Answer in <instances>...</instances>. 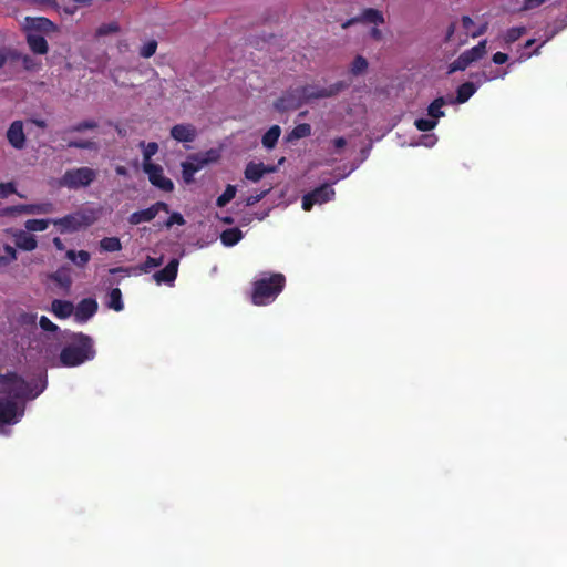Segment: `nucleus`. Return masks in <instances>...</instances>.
I'll return each mask as SVG.
<instances>
[{"instance_id":"1","label":"nucleus","mask_w":567,"mask_h":567,"mask_svg":"<svg viewBox=\"0 0 567 567\" xmlns=\"http://www.w3.org/2000/svg\"><path fill=\"white\" fill-rule=\"evenodd\" d=\"M95 355L94 341L89 334L71 332L68 337V343L59 354V361L62 367L74 368L92 361Z\"/></svg>"},{"instance_id":"2","label":"nucleus","mask_w":567,"mask_h":567,"mask_svg":"<svg viewBox=\"0 0 567 567\" xmlns=\"http://www.w3.org/2000/svg\"><path fill=\"white\" fill-rule=\"evenodd\" d=\"M286 278L282 274H270L256 280L252 285L251 302L266 306L275 301L284 290Z\"/></svg>"},{"instance_id":"3","label":"nucleus","mask_w":567,"mask_h":567,"mask_svg":"<svg viewBox=\"0 0 567 567\" xmlns=\"http://www.w3.org/2000/svg\"><path fill=\"white\" fill-rule=\"evenodd\" d=\"M38 394H32L29 383L16 372L0 374V395L19 402L27 398H34Z\"/></svg>"},{"instance_id":"4","label":"nucleus","mask_w":567,"mask_h":567,"mask_svg":"<svg viewBox=\"0 0 567 567\" xmlns=\"http://www.w3.org/2000/svg\"><path fill=\"white\" fill-rule=\"evenodd\" d=\"M24 404L0 395V435L9 436L10 426L19 423L24 415Z\"/></svg>"},{"instance_id":"5","label":"nucleus","mask_w":567,"mask_h":567,"mask_svg":"<svg viewBox=\"0 0 567 567\" xmlns=\"http://www.w3.org/2000/svg\"><path fill=\"white\" fill-rule=\"evenodd\" d=\"M97 177V172L91 167L82 166L65 171L61 177V185L70 189L90 186Z\"/></svg>"},{"instance_id":"6","label":"nucleus","mask_w":567,"mask_h":567,"mask_svg":"<svg viewBox=\"0 0 567 567\" xmlns=\"http://www.w3.org/2000/svg\"><path fill=\"white\" fill-rule=\"evenodd\" d=\"M218 158L216 151L210 150L205 154L190 155L186 162L182 163V175L185 183L189 184L194 181V175L205 165Z\"/></svg>"},{"instance_id":"7","label":"nucleus","mask_w":567,"mask_h":567,"mask_svg":"<svg viewBox=\"0 0 567 567\" xmlns=\"http://www.w3.org/2000/svg\"><path fill=\"white\" fill-rule=\"evenodd\" d=\"M346 83L342 81L336 82L329 87H317L313 85H305L297 89V93H299L302 104L317 99L332 97L341 92L346 87Z\"/></svg>"},{"instance_id":"8","label":"nucleus","mask_w":567,"mask_h":567,"mask_svg":"<svg viewBox=\"0 0 567 567\" xmlns=\"http://www.w3.org/2000/svg\"><path fill=\"white\" fill-rule=\"evenodd\" d=\"M93 220L85 214L74 213L62 218L52 219V224L60 227L61 233H74L81 227L90 226Z\"/></svg>"},{"instance_id":"9","label":"nucleus","mask_w":567,"mask_h":567,"mask_svg":"<svg viewBox=\"0 0 567 567\" xmlns=\"http://www.w3.org/2000/svg\"><path fill=\"white\" fill-rule=\"evenodd\" d=\"M334 189L330 184H322L302 197V209L309 212L313 205L323 204L332 199Z\"/></svg>"},{"instance_id":"10","label":"nucleus","mask_w":567,"mask_h":567,"mask_svg":"<svg viewBox=\"0 0 567 567\" xmlns=\"http://www.w3.org/2000/svg\"><path fill=\"white\" fill-rule=\"evenodd\" d=\"M143 169L148 175V179L152 185L164 192H172L174 189L173 182L164 176L161 165L146 162L143 164Z\"/></svg>"},{"instance_id":"11","label":"nucleus","mask_w":567,"mask_h":567,"mask_svg":"<svg viewBox=\"0 0 567 567\" xmlns=\"http://www.w3.org/2000/svg\"><path fill=\"white\" fill-rule=\"evenodd\" d=\"M159 212L169 213V206L165 202H156L148 208L137 210L128 216L131 225H140L153 220Z\"/></svg>"},{"instance_id":"12","label":"nucleus","mask_w":567,"mask_h":567,"mask_svg":"<svg viewBox=\"0 0 567 567\" xmlns=\"http://www.w3.org/2000/svg\"><path fill=\"white\" fill-rule=\"evenodd\" d=\"M99 305L94 298L82 299L74 308V318L78 322H86L97 311Z\"/></svg>"},{"instance_id":"13","label":"nucleus","mask_w":567,"mask_h":567,"mask_svg":"<svg viewBox=\"0 0 567 567\" xmlns=\"http://www.w3.org/2000/svg\"><path fill=\"white\" fill-rule=\"evenodd\" d=\"M302 105L301 97L297 93V89L286 92L282 96L277 99L274 106L279 112H287L290 110H297Z\"/></svg>"},{"instance_id":"14","label":"nucleus","mask_w":567,"mask_h":567,"mask_svg":"<svg viewBox=\"0 0 567 567\" xmlns=\"http://www.w3.org/2000/svg\"><path fill=\"white\" fill-rule=\"evenodd\" d=\"M178 265H179L178 259H176V258L171 259L168 261V264L163 269L156 271L153 275L154 280L158 285H161V284L172 285L177 277Z\"/></svg>"},{"instance_id":"15","label":"nucleus","mask_w":567,"mask_h":567,"mask_svg":"<svg viewBox=\"0 0 567 567\" xmlns=\"http://www.w3.org/2000/svg\"><path fill=\"white\" fill-rule=\"evenodd\" d=\"M7 140L16 150H22L25 146V135L22 121H14L7 131Z\"/></svg>"},{"instance_id":"16","label":"nucleus","mask_w":567,"mask_h":567,"mask_svg":"<svg viewBox=\"0 0 567 567\" xmlns=\"http://www.w3.org/2000/svg\"><path fill=\"white\" fill-rule=\"evenodd\" d=\"M357 22L382 24L384 23V17L383 13L378 9L368 8L364 9L359 17L348 20L342 24V27L348 28L349 25Z\"/></svg>"},{"instance_id":"17","label":"nucleus","mask_w":567,"mask_h":567,"mask_svg":"<svg viewBox=\"0 0 567 567\" xmlns=\"http://www.w3.org/2000/svg\"><path fill=\"white\" fill-rule=\"evenodd\" d=\"M171 136L177 142H193L197 136V130L192 124H176L171 128Z\"/></svg>"},{"instance_id":"18","label":"nucleus","mask_w":567,"mask_h":567,"mask_svg":"<svg viewBox=\"0 0 567 567\" xmlns=\"http://www.w3.org/2000/svg\"><path fill=\"white\" fill-rule=\"evenodd\" d=\"M274 167H268L264 163L250 162L245 168V177L254 183L260 181L265 173L272 172Z\"/></svg>"},{"instance_id":"19","label":"nucleus","mask_w":567,"mask_h":567,"mask_svg":"<svg viewBox=\"0 0 567 567\" xmlns=\"http://www.w3.org/2000/svg\"><path fill=\"white\" fill-rule=\"evenodd\" d=\"M51 311L55 317L66 319L73 313L74 306L71 301L54 299L51 303Z\"/></svg>"},{"instance_id":"20","label":"nucleus","mask_w":567,"mask_h":567,"mask_svg":"<svg viewBox=\"0 0 567 567\" xmlns=\"http://www.w3.org/2000/svg\"><path fill=\"white\" fill-rule=\"evenodd\" d=\"M477 91V86L473 82H465L456 90L455 102L463 104L467 102Z\"/></svg>"},{"instance_id":"21","label":"nucleus","mask_w":567,"mask_h":567,"mask_svg":"<svg viewBox=\"0 0 567 567\" xmlns=\"http://www.w3.org/2000/svg\"><path fill=\"white\" fill-rule=\"evenodd\" d=\"M27 40L32 52L37 54H45L48 52V42L43 35L29 34Z\"/></svg>"},{"instance_id":"22","label":"nucleus","mask_w":567,"mask_h":567,"mask_svg":"<svg viewBox=\"0 0 567 567\" xmlns=\"http://www.w3.org/2000/svg\"><path fill=\"white\" fill-rule=\"evenodd\" d=\"M243 238V233L239 228H228L220 234V241L226 247L235 246Z\"/></svg>"},{"instance_id":"23","label":"nucleus","mask_w":567,"mask_h":567,"mask_svg":"<svg viewBox=\"0 0 567 567\" xmlns=\"http://www.w3.org/2000/svg\"><path fill=\"white\" fill-rule=\"evenodd\" d=\"M281 134V128L279 125H272L261 138V143L264 147L271 150L276 146Z\"/></svg>"},{"instance_id":"24","label":"nucleus","mask_w":567,"mask_h":567,"mask_svg":"<svg viewBox=\"0 0 567 567\" xmlns=\"http://www.w3.org/2000/svg\"><path fill=\"white\" fill-rule=\"evenodd\" d=\"M17 246L25 251H32L37 248L38 241L33 235L21 233L16 239Z\"/></svg>"},{"instance_id":"25","label":"nucleus","mask_w":567,"mask_h":567,"mask_svg":"<svg viewBox=\"0 0 567 567\" xmlns=\"http://www.w3.org/2000/svg\"><path fill=\"white\" fill-rule=\"evenodd\" d=\"M66 258L74 262L78 267L82 268L90 261L91 255L86 250H68Z\"/></svg>"},{"instance_id":"26","label":"nucleus","mask_w":567,"mask_h":567,"mask_svg":"<svg viewBox=\"0 0 567 567\" xmlns=\"http://www.w3.org/2000/svg\"><path fill=\"white\" fill-rule=\"evenodd\" d=\"M446 104V101L443 96L436 97L427 107V114L433 120L437 121V118L443 117L445 115L442 107Z\"/></svg>"},{"instance_id":"27","label":"nucleus","mask_w":567,"mask_h":567,"mask_svg":"<svg viewBox=\"0 0 567 567\" xmlns=\"http://www.w3.org/2000/svg\"><path fill=\"white\" fill-rule=\"evenodd\" d=\"M107 307L117 312L124 309V303L122 300V291L120 288H113L109 293Z\"/></svg>"},{"instance_id":"28","label":"nucleus","mask_w":567,"mask_h":567,"mask_svg":"<svg viewBox=\"0 0 567 567\" xmlns=\"http://www.w3.org/2000/svg\"><path fill=\"white\" fill-rule=\"evenodd\" d=\"M471 63H473L472 58H470L465 51L458 55L449 66V73H454L456 71H464Z\"/></svg>"},{"instance_id":"29","label":"nucleus","mask_w":567,"mask_h":567,"mask_svg":"<svg viewBox=\"0 0 567 567\" xmlns=\"http://www.w3.org/2000/svg\"><path fill=\"white\" fill-rule=\"evenodd\" d=\"M20 53L14 50L0 49V70L9 63L10 65L19 62Z\"/></svg>"},{"instance_id":"30","label":"nucleus","mask_w":567,"mask_h":567,"mask_svg":"<svg viewBox=\"0 0 567 567\" xmlns=\"http://www.w3.org/2000/svg\"><path fill=\"white\" fill-rule=\"evenodd\" d=\"M51 279L64 289H69L72 285V278L65 269H58L52 274Z\"/></svg>"},{"instance_id":"31","label":"nucleus","mask_w":567,"mask_h":567,"mask_svg":"<svg viewBox=\"0 0 567 567\" xmlns=\"http://www.w3.org/2000/svg\"><path fill=\"white\" fill-rule=\"evenodd\" d=\"M311 135V126L308 123H301L293 127L288 135V141H295Z\"/></svg>"},{"instance_id":"32","label":"nucleus","mask_w":567,"mask_h":567,"mask_svg":"<svg viewBox=\"0 0 567 567\" xmlns=\"http://www.w3.org/2000/svg\"><path fill=\"white\" fill-rule=\"evenodd\" d=\"M100 248L107 252H115L122 249V244L117 237H104L100 241Z\"/></svg>"},{"instance_id":"33","label":"nucleus","mask_w":567,"mask_h":567,"mask_svg":"<svg viewBox=\"0 0 567 567\" xmlns=\"http://www.w3.org/2000/svg\"><path fill=\"white\" fill-rule=\"evenodd\" d=\"M52 223L50 219H28L24 227L29 231H43Z\"/></svg>"},{"instance_id":"34","label":"nucleus","mask_w":567,"mask_h":567,"mask_svg":"<svg viewBox=\"0 0 567 567\" xmlns=\"http://www.w3.org/2000/svg\"><path fill=\"white\" fill-rule=\"evenodd\" d=\"M465 53L472 58V61L475 62L484 56L486 53V40H482L477 45L473 47L470 50H466Z\"/></svg>"},{"instance_id":"35","label":"nucleus","mask_w":567,"mask_h":567,"mask_svg":"<svg viewBox=\"0 0 567 567\" xmlns=\"http://www.w3.org/2000/svg\"><path fill=\"white\" fill-rule=\"evenodd\" d=\"M236 196V187L234 185H227L224 193L218 196L216 205L218 207L226 206Z\"/></svg>"},{"instance_id":"36","label":"nucleus","mask_w":567,"mask_h":567,"mask_svg":"<svg viewBox=\"0 0 567 567\" xmlns=\"http://www.w3.org/2000/svg\"><path fill=\"white\" fill-rule=\"evenodd\" d=\"M99 126L97 122L94 120H85L82 122H79L72 126H70L66 132L68 133H74V132H84L86 130H94Z\"/></svg>"},{"instance_id":"37","label":"nucleus","mask_w":567,"mask_h":567,"mask_svg":"<svg viewBox=\"0 0 567 567\" xmlns=\"http://www.w3.org/2000/svg\"><path fill=\"white\" fill-rule=\"evenodd\" d=\"M163 264V257L154 258L151 256H147L145 261L141 265H138L137 269L141 272L147 274L151 269L159 267Z\"/></svg>"},{"instance_id":"38","label":"nucleus","mask_w":567,"mask_h":567,"mask_svg":"<svg viewBox=\"0 0 567 567\" xmlns=\"http://www.w3.org/2000/svg\"><path fill=\"white\" fill-rule=\"evenodd\" d=\"M525 32H526V29L524 27L509 28L505 33L504 40L507 43H514L520 37H523L525 34Z\"/></svg>"},{"instance_id":"39","label":"nucleus","mask_w":567,"mask_h":567,"mask_svg":"<svg viewBox=\"0 0 567 567\" xmlns=\"http://www.w3.org/2000/svg\"><path fill=\"white\" fill-rule=\"evenodd\" d=\"M368 69V61L362 55H358L354 58L351 64V73L353 75H359L363 73Z\"/></svg>"},{"instance_id":"40","label":"nucleus","mask_w":567,"mask_h":567,"mask_svg":"<svg viewBox=\"0 0 567 567\" xmlns=\"http://www.w3.org/2000/svg\"><path fill=\"white\" fill-rule=\"evenodd\" d=\"M414 125L421 132H429L435 128L437 121L433 118H417L415 120Z\"/></svg>"},{"instance_id":"41","label":"nucleus","mask_w":567,"mask_h":567,"mask_svg":"<svg viewBox=\"0 0 567 567\" xmlns=\"http://www.w3.org/2000/svg\"><path fill=\"white\" fill-rule=\"evenodd\" d=\"M66 146L69 148L94 150L96 144L89 140H73L68 142Z\"/></svg>"},{"instance_id":"42","label":"nucleus","mask_w":567,"mask_h":567,"mask_svg":"<svg viewBox=\"0 0 567 567\" xmlns=\"http://www.w3.org/2000/svg\"><path fill=\"white\" fill-rule=\"evenodd\" d=\"M156 49H157V41L150 40L141 48L140 55L142 58L148 59L155 54Z\"/></svg>"},{"instance_id":"43","label":"nucleus","mask_w":567,"mask_h":567,"mask_svg":"<svg viewBox=\"0 0 567 567\" xmlns=\"http://www.w3.org/2000/svg\"><path fill=\"white\" fill-rule=\"evenodd\" d=\"M567 27V13L555 19L553 23V30L550 38L555 37L558 32L563 31Z\"/></svg>"},{"instance_id":"44","label":"nucleus","mask_w":567,"mask_h":567,"mask_svg":"<svg viewBox=\"0 0 567 567\" xmlns=\"http://www.w3.org/2000/svg\"><path fill=\"white\" fill-rule=\"evenodd\" d=\"M120 31V27L116 22L105 23L99 27L96 33L99 35H107L110 33H116Z\"/></svg>"},{"instance_id":"45","label":"nucleus","mask_w":567,"mask_h":567,"mask_svg":"<svg viewBox=\"0 0 567 567\" xmlns=\"http://www.w3.org/2000/svg\"><path fill=\"white\" fill-rule=\"evenodd\" d=\"M185 223L186 221H185L184 217L182 216V214L174 212L169 215L168 219L165 221L164 225L166 228H171L174 225L183 226V225H185Z\"/></svg>"},{"instance_id":"46","label":"nucleus","mask_w":567,"mask_h":567,"mask_svg":"<svg viewBox=\"0 0 567 567\" xmlns=\"http://www.w3.org/2000/svg\"><path fill=\"white\" fill-rule=\"evenodd\" d=\"M39 326L42 330L48 332H56L59 330V327L45 316L40 318Z\"/></svg>"},{"instance_id":"47","label":"nucleus","mask_w":567,"mask_h":567,"mask_svg":"<svg viewBox=\"0 0 567 567\" xmlns=\"http://www.w3.org/2000/svg\"><path fill=\"white\" fill-rule=\"evenodd\" d=\"M6 256H0V264L7 265L17 259V251L10 245L4 246Z\"/></svg>"},{"instance_id":"48","label":"nucleus","mask_w":567,"mask_h":567,"mask_svg":"<svg viewBox=\"0 0 567 567\" xmlns=\"http://www.w3.org/2000/svg\"><path fill=\"white\" fill-rule=\"evenodd\" d=\"M52 208L51 204H41V205H31L27 207V212L29 213H38V214H47L50 213Z\"/></svg>"},{"instance_id":"49","label":"nucleus","mask_w":567,"mask_h":567,"mask_svg":"<svg viewBox=\"0 0 567 567\" xmlns=\"http://www.w3.org/2000/svg\"><path fill=\"white\" fill-rule=\"evenodd\" d=\"M37 321V315L31 312H23L19 317V322L24 326H34Z\"/></svg>"},{"instance_id":"50","label":"nucleus","mask_w":567,"mask_h":567,"mask_svg":"<svg viewBox=\"0 0 567 567\" xmlns=\"http://www.w3.org/2000/svg\"><path fill=\"white\" fill-rule=\"evenodd\" d=\"M461 21H462V27H463V29L465 31V38H467L468 35H471V32H473L471 30V28L474 25V21L468 16H463ZM465 40L466 39L460 40V42L463 43Z\"/></svg>"},{"instance_id":"51","label":"nucleus","mask_w":567,"mask_h":567,"mask_svg":"<svg viewBox=\"0 0 567 567\" xmlns=\"http://www.w3.org/2000/svg\"><path fill=\"white\" fill-rule=\"evenodd\" d=\"M517 3H520L522 10H529L536 7H539L545 2V0H515Z\"/></svg>"},{"instance_id":"52","label":"nucleus","mask_w":567,"mask_h":567,"mask_svg":"<svg viewBox=\"0 0 567 567\" xmlns=\"http://www.w3.org/2000/svg\"><path fill=\"white\" fill-rule=\"evenodd\" d=\"M16 193L13 183H0V198H6Z\"/></svg>"},{"instance_id":"53","label":"nucleus","mask_w":567,"mask_h":567,"mask_svg":"<svg viewBox=\"0 0 567 567\" xmlns=\"http://www.w3.org/2000/svg\"><path fill=\"white\" fill-rule=\"evenodd\" d=\"M157 150L158 145L155 142L148 143L144 151V163L151 162V157L157 152Z\"/></svg>"},{"instance_id":"54","label":"nucleus","mask_w":567,"mask_h":567,"mask_svg":"<svg viewBox=\"0 0 567 567\" xmlns=\"http://www.w3.org/2000/svg\"><path fill=\"white\" fill-rule=\"evenodd\" d=\"M270 188H267L265 190H262L261 193L257 194V195H251L249 196L247 199H246V205L247 206H252L255 205L256 203H258L259 200H261L268 193H269Z\"/></svg>"},{"instance_id":"55","label":"nucleus","mask_w":567,"mask_h":567,"mask_svg":"<svg viewBox=\"0 0 567 567\" xmlns=\"http://www.w3.org/2000/svg\"><path fill=\"white\" fill-rule=\"evenodd\" d=\"M19 61L22 62L23 68L28 71L33 70L35 68V62H34L33 58H31L30 55H23L20 53Z\"/></svg>"},{"instance_id":"56","label":"nucleus","mask_w":567,"mask_h":567,"mask_svg":"<svg viewBox=\"0 0 567 567\" xmlns=\"http://www.w3.org/2000/svg\"><path fill=\"white\" fill-rule=\"evenodd\" d=\"M455 30H456V23L455 22L450 23V25L446 29V33H445V38H444L445 43H449L453 40Z\"/></svg>"},{"instance_id":"57","label":"nucleus","mask_w":567,"mask_h":567,"mask_svg":"<svg viewBox=\"0 0 567 567\" xmlns=\"http://www.w3.org/2000/svg\"><path fill=\"white\" fill-rule=\"evenodd\" d=\"M492 60L495 64H504L505 62H507L508 55L503 52H496L493 54Z\"/></svg>"},{"instance_id":"58","label":"nucleus","mask_w":567,"mask_h":567,"mask_svg":"<svg viewBox=\"0 0 567 567\" xmlns=\"http://www.w3.org/2000/svg\"><path fill=\"white\" fill-rule=\"evenodd\" d=\"M332 144L339 151L347 145V141L344 137L339 136L332 140Z\"/></svg>"},{"instance_id":"59","label":"nucleus","mask_w":567,"mask_h":567,"mask_svg":"<svg viewBox=\"0 0 567 567\" xmlns=\"http://www.w3.org/2000/svg\"><path fill=\"white\" fill-rule=\"evenodd\" d=\"M53 245L60 251L65 249V246H64L63 241L59 237H54L53 238Z\"/></svg>"},{"instance_id":"60","label":"nucleus","mask_w":567,"mask_h":567,"mask_svg":"<svg viewBox=\"0 0 567 567\" xmlns=\"http://www.w3.org/2000/svg\"><path fill=\"white\" fill-rule=\"evenodd\" d=\"M485 31H486V24L481 25L477 30L471 32V37L472 38H477V37L482 35V34H484Z\"/></svg>"},{"instance_id":"61","label":"nucleus","mask_w":567,"mask_h":567,"mask_svg":"<svg viewBox=\"0 0 567 567\" xmlns=\"http://www.w3.org/2000/svg\"><path fill=\"white\" fill-rule=\"evenodd\" d=\"M371 37L375 40H380L382 38V32L378 28H373L371 30Z\"/></svg>"},{"instance_id":"62","label":"nucleus","mask_w":567,"mask_h":567,"mask_svg":"<svg viewBox=\"0 0 567 567\" xmlns=\"http://www.w3.org/2000/svg\"><path fill=\"white\" fill-rule=\"evenodd\" d=\"M221 223L226 225H233L235 223L234 218L231 216H225L220 218Z\"/></svg>"},{"instance_id":"63","label":"nucleus","mask_w":567,"mask_h":567,"mask_svg":"<svg viewBox=\"0 0 567 567\" xmlns=\"http://www.w3.org/2000/svg\"><path fill=\"white\" fill-rule=\"evenodd\" d=\"M116 173H117L118 175H125V174H126V168H125V167H123V166H117V167H116Z\"/></svg>"},{"instance_id":"64","label":"nucleus","mask_w":567,"mask_h":567,"mask_svg":"<svg viewBox=\"0 0 567 567\" xmlns=\"http://www.w3.org/2000/svg\"><path fill=\"white\" fill-rule=\"evenodd\" d=\"M115 128H116V132H117L118 135L125 136L126 131L124 128H121L118 125H116Z\"/></svg>"}]
</instances>
